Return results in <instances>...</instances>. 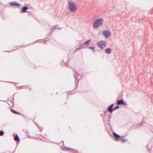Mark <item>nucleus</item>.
<instances>
[{"label": "nucleus", "instance_id": "nucleus-1", "mask_svg": "<svg viewBox=\"0 0 153 153\" xmlns=\"http://www.w3.org/2000/svg\"><path fill=\"white\" fill-rule=\"evenodd\" d=\"M69 8L70 11L75 12L77 10V7L76 4L72 1H70L68 3Z\"/></svg>", "mask_w": 153, "mask_h": 153}, {"label": "nucleus", "instance_id": "nucleus-2", "mask_svg": "<svg viewBox=\"0 0 153 153\" xmlns=\"http://www.w3.org/2000/svg\"><path fill=\"white\" fill-rule=\"evenodd\" d=\"M103 20L101 18H100L94 22L93 23V27L94 28H97L100 26L103 22Z\"/></svg>", "mask_w": 153, "mask_h": 153}, {"label": "nucleus", "instance_id": "nucleus-3", "mask_svg": "<svg viewBox=\"0 0 153 153\" xmlns=\"http://www.w3.org/2000/svg\"><path fill=\"white\" fill-rule=\"evenodd\" d=\"M105 41H101L97 43V46L100 48L103 49L105 46Z\"/></svg>", "mask_w": 153, "mask_h": 153}, {"label": "nucleus", "instance_id": "nucleus-4", "mask_svg": "<svg viewBox=\"0 0 153 153\" xmlns=\"http://www.w3.org/2000/svg\"><path fill=\"white\" fill-rule=\"evenodd\" d=\"M103 35L105 37H108L111 35V33L108 30H104L102 32Z\"/></svg>", "mask_w": 153, "mask_h": 153}, {"label": "nucleus", "instance_id": "nucleus-5", "mask_svg": "<svg viewBox=\"0 0 153 153\" xmlns=\"http://www.w3.org/2000/svg\"><path fill=\"white\" fill-rule=\"evenodd\" d=\"M117 104L118 105H125L126 104L123 100H118L117 101Z\"/></svg>", "mask_w": 153, "mask_h": 153}, {"label": "nucleus", "instance_id": "nucleus-6", "mask_svg": "<svg viewBox=\"0 0 153 153\" xmlns=\"http://www.w3.org/2000/svg\"><path fill=\"white\" fill-rule=\"evenodd\" d=\"M113 134L115 137L117 138L114 139V140H115L118 141L119 140V138H120L121 137L120 135H118L115 132L113 133Z\"/></svg>", "mask_w": 153, "mask_h": 153}, {"label": "nucleus", "instance_id": "nucleus-7", "mask_svg": "<svg viewBox=\"0 0 153 153\" xmlns=\"http://www.w3.org/2000/svg\"><path fill=\"white\" fill-rule=\"evenodd\" d=\"M113 105H114L112 104L109 106L108 108V110L110 111V113H111L112 112V110H113V109H112V108L113 106Z\"/></svg>", "mask_w": 153, "mask_h": 153}, {"label": "nucleus", "instance_id": "nucleus-8", "mask_svg": "<svg viewBox=\"0 0 153 153\" xmlns=\"http://www.w3.org/2000/svg\"><path fill=\"white\" fill-rule=\"evenodd\" d=\"M28 9V7H23L21 10V12L25 13L26 11Z\"/></svg>", "mask_w": 153, "mask_h": 153}, {"label": "nucleus", "instance_id": "nucleus-9", "mask_svg": "<svg viewBox=\"0 0 153 153\" xmlns=\"http://www.w3.org/2000/svg\"><path fill=\"white\" fill-rule=\"evenodd\" d=\"M10 4L11 5H14V6H20V4H19L16 3V2H15L10 3Z\"/></svg>", "mask_w": 153, "mask_h": 153}, {"label": "nucleus", "instance_id": "nucleus-10", "mask_svg": "<svg viewBox=\"0 0 153 153\" xmlns=\"http://www.w3.org/2000/svg\"><path fill=\"white\" fill-rule=\"evenodd\" d=\"M90 42L91 40H89L87 41H86L84 43V45L86 46L88 45Z\"/></svg>", "mask_w": 153, "mask_h": 153}, {"label": "nucleus", "instance_id": "nucleus-11", "mask_svg": "<svg viewBox=\"0 0 153 153\" xmlns=\"http://www.w3.org/2000/svg\"><path fill=\"white\" fill-rule=\"evenodd\" d=\"M14 140H15L19 142L20 141L19 138L17 135H16V136L15 137Z\"/></svg>", "mask_w": 153, "mask_h": 153}, {"label": "nucleus", "instance_id": "nucleus-12", "mask_svg": "<svg viewBox=\"0 0 153 153\" xmlns=\"http://www.w3.org/2000/svg\"><path fill=\"white\" fill-rule=\"evenodd\" d=\"M105 52L108 54H109L111 52V49L110 48H108L106 49Z\"/></svg>", "mask_w": 153, "mask_h": 153}, {"label": "nucleus", "instance_id": "nucleus-13", "mask_svg": "<svg viewBox=\"0 0 153 153\" xmlns=\"http://www.w3.org/2000/svg\"><path fill=\"white\" fill-rule=\"evenodd\" d=\"M11 111H12V112H13L14 114H20L19 113L17 112L16 111H15L14 110H13L11 109Z\"/></svg>", "mask_w": 153, "mask_h": 153}, {"label": "nucleus", "instance_id": "nucleus-14", "mask_svg": "<svg viewBox=\"0 0 153 153\" xmlns=\"http://www.w3.org/2000/svg\"><path fill=\"white\" fill-rule=\"evenodd\" d=\"M4 132L3 131H0V136H2L4 135Z\"/></svg>", "mask_w": 153, "mask_h": 153}, {"label": "nucleus", "instance_id": "nucleus-15", "mask_svg": "<svg viewBox=\"0 0 153 153\" xmlns=\"http://www.w3.org/2000/svg\"><path fill=\"white\" fill-rule=\"evenodd\" d=\"M64 149H65V150H67L69 151V150H71L72 149H71V148H69L65 147L64 148Z\"/></svg>", "mask_w": 153, "mask_h": 153}, {"label": "nucleus", "instance_id": "nucleus-16", "mask_svg": "<svg viewBox=\"0 0 153 153\" xmlns=\"http://www.w3.org/2000/svg\"><path fill=\"white\" fill-rule=\"evenodd\" d=\"M119 108V106H117L115 107H114L113 109V110L114 111V110H115L116 109L118 108Z\"/></svg>", "mask_w": 153, "mask_h": 153}, {"label": "nucleus", "instance_id": "nucleus-17", "mask_svg": "<svg viewBox=\"0 0 153 153\" xmlns=\"http://www.w3.org/2000/svg\"><path fill=\"white\" fill-rule=\"evenodd\" d=\"M90 48L91 49V50H92L93 51H95V47H90Z\"/></svg>", "mask_w": 153, "mask_h": 153}, {"label": "nucleus", "instance_id": "nucleus-18", "mask_svg": "<svg viewBox=\"0 0 153 153\" xmlns=\"http://www.w3.org/2000/svg\"><path fill=\"white\" fill-rule=\"evenodd\" d=\"M126 140H121L122 143H123L125 142Z\"/></svg>", "mask_w": 153, "mask_h": 153}]
</instances>
